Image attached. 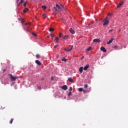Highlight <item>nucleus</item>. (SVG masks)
Listing matches in <instances>:
<instances>
[{"instance_id":"obj_1","label":"nucleus","mask_w":128,"mask_h":128,"mask_svg":"<svg viewBox=\"0 0 128 128\" xmlns=\"http://www.w3.org/2000/svg\"><path fill=\"white\" fill-rule=\"evenodd\" d=\"M110 18L108 17H106L103 20V26H108L110 24Z\"/></svg>"},{"instance_id":"obj_2","label":"nucleus","mask_w":128,"mask_h":128,"mask_svg":"<svg viewBox=\"0 0 128 128\" xmlns=\"http://www.w3.org/2000/svg\"><path fill=\"white\" fill-rule=\"evenodd\" d=\"M9 76H10V78L12 82H14L16 80H18V76H14L12 74H8Z\"/></svg>"},{"instance_id":"obj_3","label":"nucleus","mask_w":128,"mask_h":128,"mask_svg":"<svg viewBox=\"0 0 128 128\" xmlns=\"http://www.w3.org/2000/svg\"><path fill=\"white\" fill-rule=\"evenodd\" d=\"M93 42H102L100 39L95 38L93 40Z\"/></svg>"},{"instance_id":"obj_4","label":"nucleus","mask_w":128,"mask_h":128,"mask_svg":"<svg viewBox=\"0 0 128 128\" xmlns=\"http://www.w3.org/2000/svg\"><path fill=\"white\" fill-rule=\"evenodd\" d=\"M69 32H70V34H76V32H74V30L72 28H70L69 30Z\"/></svg>"},{"instance_id":"obj_5","label":"nucleus","mask_w":128,"mask_h":128,"mask_svg":"<svg viewBox=\"0 0 128 128\" xmlns=\"http://www.w3.org/2000/svg\"><path fill=\"white\" fill-rule=\"evenodd\" d=\"M61 88L64 90H68V86L66 85H64L61 87Z\"/></svg>"},{"instance_id":"obj_6","label":"nucleus","mask_w":128,"mask_h":128,"mask_svg":"<svg viewBox=\"0 0 128 128\" xmlns=\"http://www.w3.org/2000/svg\"><path fill=\"white\" fill-rule=\"evenodd\" d=\"M73 48H74V46H71L70 49L64 48V50H65V52H70V50H72Z\"/></svg>"},{"instance_id":"obj_7","label":"nucleus","mask_w":128,"mask_h":128,"mask_svg":"<svg viewBox=\"0 0 128 128\" xmlns=\"http://www.w3.org/2000/svg\"><path fill=\"white\" fill-rule=\"evenodd\" d=\"M100 50L102 52H106V48H104V47H101Z\"/></svg>"},{"instance_id":"obj_8","label":"nucleus","mask_w":128,"mask_h":128,"mask_svg":"<svg viewBox=\"0 0 128 128\" xmlns=\"http://www.w3.org/2000/svg\"><path fill=\"white\" fill-rule=\"evenodd\" d=\"M124 4V1L121 2L120 4L117 6V8H120V6H122V4Z\"/></svg>"},{"instance_id":"obj_9","label":"nucleus","mask_w":128,"mask_h":128,"mask_svg":"<svg viewBox=\"0 0 128 128\" xmlns=\"http://www.w3.org/2000/svg\"><path fill=\"white\" fill-rule=\"evenodd\" d=\"M35 62H36V64H38V66H42V62H40V60H36L35 61Z\"/></svg>"},{"instance_id":"obj_10","label":"nucleus","mask_w":128,"mask_h":128,"mask_svg":"<svg viewBox=\"0 0 128 128\" xmlns=\"http://www.w3.org/2000/svg\"><path fill=\"white\" fill-rule=\"evenodd\" d=\"M114 40V38H112L108 42H107V44H112Z\"/></svg>"},{"instance_id":"obj_11","label":"nucleus","mask_w":128,"mask_h":128,"mask_svg":"<svg viewBox=\"0 0 128 128\" xmlns=\"http://www.w3.org/2000/svg\"><path fill=\"white\" fill-rule=\"evenodd\" d=\"M70 38V36L68 35H66L65 36H64L63 37V39L65 40H68V38Z\"/></svg>"},{"instance_id":"obj_12","label":"nucleus","mask_w":128,"mask_h":128,"mask_svg":"<svg viewBox=\"0 0 128 128\" xmlns=\"http://www.w3.org/2000/svg\"><path fill=\"white\" fill-rule=\"evenodd\" d=\"M84 71V67L81 66L79 68V72H80V74L82 73V72Z\"/></svg>"},{"instance_id":"obj_13","label":"nucleus","mask_w":128,"mask_h":128,"mask_svg":"<svg viewBox=\"0 0 128 128\" xmlns=\"http://www.w3.org/2000/svg\"><path fill=\"white\" fill-rule=\"evenodd\" d=\"M88 68H90V65L87 64L83 68V69L84 70H88Z\"/></svg>"},{"instance_id":"obj_14","label":"nucleus","mask_w":128,"mask_h":128,"mask_svg":"<svg viewBox=\"0 0 128 128\" xmlns=\"http://www.w3.org/2000/svg\"><path fill=\"white\" fill-rule=\"evenodd\" d=\"M56 8H58V10H62V8H60V6H58V4H56Z\"/></svg>"},{"instance_id":"obj_15","label":"nucleus","mask_w":128,"mask_h":128,"mask_svg":"<svg viewBox=\"0 0 128 128\" xmlns=\"http://www.w3.org/2000/svg\"><path fill=\"white\" fill-rule=\"evenodd\" d=\"M54 40L56 41V42H55L56 44H57V42H58V40H60V38L56 37V38H54Z\"/></svg>"},{"instance_id":"obj_16","label":"nucleus","mask_w":128,"mask_h":128,"mask_svg":"<svg viewBox=\"0 0 128 128\" xmlns=\"http://www.w3.org/2000/svg\"><path fill=\"white\" fill-rule=\"evenodd\" d=\"M68 80H69L70 82L74 83V80H72V78H68Z\"/></svg>"},{"instance_id":"obj_17","label":"nucleus","mask_w":128,"mask_h":128,"mask_svg":"<svg viewBox=\"0 0 128 128\" xmlns=\"http://www.w3.org/2000/svg\"><path fill=\"white\" fill-rule=\"evenodd\" d=\"M28 8H25L24 10H23V12L26 13L28 12Z\"/></svg>"},{"instance_id":"obj_18","label":"nucleus","mask_w":128,"mask_h":128,"mask_svg":"<svg viewBox=\"0 0 128 128\" xmlns=\"http://www.w3.org/2000/svg\"><path fill=\"white\" fill-rule=\"evenodd\" d=\"M90 50H92V47L90 46L88 47L86 50V52H90Z\"/></svg>"},{"instance_id":"obj_19","label":"nucleus","mask_w":128,"mask_h":128,"mask_svg":"<svg viewBox=\"0 0 128 128\" xmlns=\"http://www.w3.org/2000/svg\"><path fill=\"white\" fill-rule=\"evenodd\" d=\"M24 0H20V2H19V4H18V6H20L21 4H22V2H24Z\"/></svg>"},{"instance_id":"obj_20","label":"nucleus","mask_w":128,"mask_h":128,"mask_svg":"<svg viewBox=\"0 0 128 128\" xmlns=\"http://www.w3.org/2000/svg\"><path fill=\"white\" fill-rule=\"evenodd\" d=\"M54 28H49V32H54Z\"/></svg>"},{"instance_id":"obj_21","label":"nucleus","mask_w":128,"mask_h":128,"mask_svg":"<svg viewBox=\"0 0 128 128\" xmlns=\"http://www.w3.org/2000/svg\"><path fill=\"white\" fill-rule=\"evenodd\" d=\"M42 8L44 10H46V6H42Z\"/></svg>"},{"instance_id":"obj_22","label":"nucleus","mask_w":128,"mask_h":128,"mask_svg":"<svg viewBox=\"0 0 128 128\" xmlns=\"http://www.w3.org/2000/svg\"><path fill=\"white\" fill-rule=\"evenodd\" d=\"M43 16L44 18H48V16L46 14H43Z\"/></svg>"},{"instance_id":"obj_23","label":"nucleus","mask_w":128,"mask_h":128,"mask_svg":"<svg viewBox=\"0 0 128 128\" xmlns=\"http://www.w3.org/2000/svg\"><path fill=\"white\" fill-rule=\"evenodd\" d=\"M84 90V89L82 88H79L78 91L79 92H82Z\"/></svg>"},{"instance_id":"obj_24","label":"nucleus","mask_w":128,"mask_h":128,"mask_svg":"<svg viewBox=\"0 0 128 128\" xmlns=\"http://www.w3.org/2000/svg\"><path fill=\"white\" fill-rule=\"evenodd\" d=\"M59 36H60V38H62V32H60Z\"/></svg>"},{"instance_id":"obj_25","label":"nucleus","mask_w":128,"mask_h":128,"mask_svg":"<svg viewBox=\"0 0 128 128\" xmlns=\"http://www.w3.org/2000/svg\"><path fill=\"white\" fill-rule=\"evenodd\" d=\"M62 62H66L68 60L65 58H64L62 60Z\"/></svg>"},{"instance_id":"obj_26","label":"nucleus","mask_w":128,"mask_h":128,"mask_svg":"<svg viewBox=\"0 0 128 128\" xmlns=\"http://www.w3.org/2000/svg\"><path fill=\"white\" fill-rule=\"evenodd\" d=\"M84 88H88V84H86L84 85Z\"/></svg>"},{"instance_id":"obj_27","label":"nucleus","mask_w":128,"mask_h":128,"mask_svg":"<svg viewBox=\"0 0 128 128\" xmlns=\"http://www.w3.org/2000/svg\"><path fill=\"white\" fill-rule=\"evenodd\" d=\"M12 122H14V119H11L10 122V124H12Z\"/></svg>"},{"instance_id":"obj_28","label":"nucleus","mask_w":128,"mask_h":128,"mask_svg":"<svg viewBox=\"0 0 128 128\" xmlns=\"http://www.w3.org/2000/svg\"><path fill=\"white\" fill-rule=\"evenodd\" d=\"M69 90L70 92H72V87H70V88H69Z\"/></svg>"},{"instance_id":"obj_29","label":"nucleus","mask_w":128,"mask_h":128,"mask_svg":"<svg viewBox=\"0 0 128 128\" xmlns=\"http://www.w3.org/2000/svg\"><path fill=\"white\" fill-rule=\"evenodd\" d=\"M70 94H72V92H70L68 93V96H70Z\"/></svg>"},{"instance_id":"obj_30","label":"nucleus","mask_w":128,"mask_h":128,"mask_svg":"<svg viewBox=\"0 0 128 128\" xmlns=\"http://www.w3.org/2000/svg\"><path fill=\"white\" fill-rule=\"evenodd\" d=\"M114 32V30L112 29L109 30V32Z\"/></svg>"},{"instance_id":"obj_31","label":"nucleus","mask_w":128,"mask_h":128,"mask_svg":"<svg viewBox=\"0 0 128 128\" xmlns=\"http://www.w3.org/2000/svg\"><path fill=\"white\" fill-rule=\"evenodd\" d=\"M54 10H55V12L58 11V9H56V7H54Z\"/></svg>"},{"instance_id":"obj_32","label":"nucleus","mask_w":128,"mask_h":128,"mask_svg":"<svg viewBox=\"0 0 128 128\" xmlns=\"http://www.w3.org/2000/svg\"><path fill=\"white\" fill-rule=\"evenodd\" d=\"M50 36H52V38H54V34H50Z\"/></svg>"},{"instance_id":"obj_33","label":"nucleus","mask_w":128,"mask_h":128,"mask_svg":"<svg viewBox=\"0 0 128 128\" xmlns=\"http://www.w3.org/2000/svg\"><path fill=\"white\" fill-rule=\"evenodd\" d=\"M84 92H88V90H83Z\"/></svg>"},{"instance_id":"obj_34","label":"nucleus","mask_w":128,"mask_h":128,"mask_svg":"<svg viewBox=\"0 0 128 128\" xmlns=\"http://www.w3.org/2000/svg\"><path fill=\"white\" fill-rule=\"evenodd\" d=\"M60 6L62 8H64V10H66V8H64V6L62 5L61 4H60Z\"/></svg>"},{"instance_id":"obj_35","label":"nucleus","mask_w":128,"mask_h":128,"mask_svg":"<svg viewBox=\"0 0 128 128\" xmlns=\"http://www.w3.org/2000/svg\"><path fill=\"white\" fill-rule=\"evenodd\" d=\"M112 16V14H110H110H108V16Z\"/></svg>"},{"instance_id":"obj_36","label":"nucleus","mask_w":128,"mask_h":128,"mask_svg":"<svg viewBox=\"0 0 128 128\" xmlns=\"http://www.w3.org/2000/svg\"><path fill=\"white\" fill-rule=\"evenodd\" d=\"M114 48H115V50H116V48H118V46H114Z\"/></svg>"},{"instance_id":"obj_37","label":"nucleus","mask_w":128,"mask_h":128,"mask_svg":"<svg viewBox=\"0 0 128 128\" xmlns=\"http://www.w3.org/2000/svg\"><path fill=\"white\" fill-rule=\"evenodd\" d=\"M32 34H33L34 36H36V34L34 32L32 33Z\"/></svg>"},{"instance_id":"obj_38","label":"nucleus","mask_w":128,"mask_h":128,"mask_svg":"<svg viewBox=\"0 0 128 128\" xmlns=\"http://www.w3.org/2000/svg\"><path fill=\"white\" fill-rule=\"evenodd\" d=\"M38 90H42V88H40V86H38L37 87Z\"/></svg>"},{"instance_id":"obj_39","label":"nucleus","mask_w":128,"mask_h":128,"mask_svg":"<svg viewBox=\"0 0 128 128\" xmlns=\"http://www.w3.org/2000/svg\"><path fill=\"white\" fill-rule=\"evenodd\" d=\"M58 45H56L55 46H54V48H58Z\"/></svg>"},{"instance_id":"obj_40","label":"nucleus","mask_w":128,"mask_h":128,"mask_svg":"<svg viewBox=\"0 0 128 128\" xmlns=\"http://www.w3.org/2000/svg\"><path fill=\"white\" fill-rule=\"evenodd\" d=\"M36 58H40V54H36Z\"/></svg>"},{"instance_id":"obj_41","label":"nucleus","mask_w":128,"mask_h":128,"mask_svg":"<svg viewBox=\"0 0 128 128\" xmlns=\"http://www.w3.org/2000/svg\"><path fill=\"white\" fill-rule=\"evenodd\" d=\"M26 6V2H25L24 4V6Z\"/></svg>"},{"instance_id":"obj_42","label":"nucleus","mask_w":128,"mask_h":128,"mask_svg":"<svg viewBox=\"0 0 128 128\" xmlns=\"http://www.w3.org/2000/svg\"><path fill=\"white\" fill-rule=\"evenodd\" d=\"M21 22L22 24H24V20L22 19H21Z\"/></svg>"},{"instance_id":"obj_43","label":"nucleus","mask_w":128,"mask_h":128,"mask_svg":"<svg viewBox=\"0 0 128 128\" xmlns=\"http://www.w3.org/2000/svg\"><path fill=\"white\" fill-rule=\"evenodd\" d=\"M51 80H54V76H52V77L51 78Z\"/></svg>"},{"instance_id":"obj_44","label":"nucleus","mask_w":128,"mask_h":128,"mask_svg":"<svg viewBox=\"0 0 128 128\" xmlns=\"http://www.w3.org/2000/svg\"><path fill=\"white\" fill-rule=\"evenodd\" d=\"M50 35H48V36H47V38H50Z\"/></svg>"},{"instance_id":"obj_45","label":"nucleus","mask_w":128,"mask_h":128,"mask_svg":"<svg viewBox=\"0 0 128 128\" xmlns=\"http://www.w3.org/2000/svg\"><path fill=\"white\" fill-rule=\"evenodd\" d=\"M18 2H20V0H16L17 4H18Z\"/></svg>"},{"instance_id":"obj_46","label":"nucleus","mask_w":128,"mask_h":128,"mask_svg":"<svg viewBox=\"0 0 128 128\" xmlns=\"http://www.w3.org/2000/svg\"><path fill=\"white\" fill-rule=\"evenodd\" d=\"M26 24H28L29 26L30 24V23Z\"/></svg>"},{"instance_id":"obj_47","label":"nucleus","mask_w":128,"mask_h":128,"mask_svg":"<svg viewBox=\"0 0 128 128\" xmlns=\"http://www.w3.org/2000/svg\"><path fill=\"white\" fill-rule=\"evenodd\" d=\"M84 58V56H82V58Z\"/></svg>"},{"instance_id":"obj_48","label":"nucleus","mask_w":128,"mask_h":128,"mask_svg":"<svg viewBox=\"0 0 128 128\" xmlns=\"http://www.w3.org/2000/svg\"><path fill=\"white\" fill-rule=\"evenodd\" d=\"M120 30H121L120 29V30H119V31H118V32H120Z\"/></svg>"},{"instance_id":"obj_49","label":"nucleus","mask_w":128,"mask_h":128,"mask_svg":"<svg viewBox=\"0 0 128 128\" xmlns=\"http://www.w3.org/2000/svg\"><path fill=\"white\" fill-rule=\"evenodd\" d=\"M3 72H6V70H3Z\"/></svg>"},{"instance_id":"obj_50","label":"nucleus","mask_w":128,"mask_h":128,"mask_svg":"<svg viewBox=\"0 0 128 128\" xmlns=\"http://www.w3.org/2000/svg\"><path fill=\"white\" fill-rule=\"evenodd\" d=\"M127 16H128V15H127Z\"/></svg>"}]
</instances>
